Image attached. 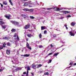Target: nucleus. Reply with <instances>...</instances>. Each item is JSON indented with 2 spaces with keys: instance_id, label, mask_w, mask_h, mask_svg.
I'll return each mask as SVG.
<instances>
[{
  "instance_id": "f3484780",
  "label": "nucleus",
  "mask_w": 76,
  "mask_h": 76,
  "mask_svg": "<svg viewBox=\"0 0 76 76\" xmlns=\"http://www.w3.org/2000/svg\"><path fill=\"white\" fill-rule=\"evenodd\" d=\"M22 17L24 18V19H25V18H26V15H22Z\"/></svg>"
},
{
  "instance_id": "680f3d73",
  "label": "nucleus",
  "mask_w": 76,
  "mask_h": 76,
  "mask_svg": "<svg viewBox=\"0 0 76 76\" xmlns=\"http://www.w3.org/2000/svg\"><path fill=\"white\" fill-rule=\"evenodd\" d=\"M66 29H68V28H67V27H66Z\"/></svg>"
},
{
  "instance_id": "f03ea898",
  "label": "nucleus",
  "mask_w": 76,
  "mask_h": 76,
  "mask_svg": "<svg viewBox=\"0 0 76 76\" xmlns=\"http://www.w3.org/2000/svg\"><path fill=\"white\" fill-rule=\"evenodd\" d=\"M30 26V25L29 24H27L25 26H24V29H28V28H29Z\"/></svg>"
},
{
  "instance_id": "c85d7f7f",
  "label": "nucleus",
  "mask_w": 76,
  "mask_h": 76,
  "mask_svg": "<svg viewBox=\"0 0 76 76\" xmlns=\"http://www.w3.org/2000/svg\"><path fill=\"white\" fill-rule=\"evenodd\" d=\"M27 47L28 48V49H29V50H31V47H29V46H27Z\"/></svg>"
},
{
  "instance_id": "4d7b16f0",
  "label": "nucleus",
  "mask_w": 76,
  "mask_h": 76,
  "mask_svg": "<svg viewBox=\"0 0 76 76\" xmlns=\"http://www.w3.org/2000/svg\"><path fill=\"white\" fill-rule=\"evenodd\" d=\"M15 70L16 71H18V69H17Z\"/></svg>"
},
{
  "instance_id": "f8f14e48",
  "label": "nucleus",
  "mask_w": 76,
  "mask_h": 76,
  "mask_svg": "<svg viewBox=\"0 0 76 76\" xmlns=\"http://www.w3.org/2000/svg\"><path fill=\"white\" fill-rule=\"evenodd\" d=\"M75 24H76V23H75L72 22L71 23V25L72 26H75Z\"/></svg>"
},
{
  "instance_id": "2f4dec72",
  "label": "nucleus",
  "mask_w": 76,
  "mask_h": 76,
  "mask_svg": "<svg viewBox=\"0 0 76 76\" xmlns=\"http://www.w3.org/2000/svg\"><path fill=\"white\" fill-rule=\"evenodd\" d=\"M53 38H56V37H57V36L56 34H54L53 35Z\"/></svg>"
},
{
  "instance_id": "cd10ccee",
  "label": "nucleus",
  "mask_w": 76,
  "mask_h": 76,
  "mask_svg": "<svg viewBox=\"0 0 76 76\" xmlns=\"http://www.w3.org/2000/svg\"><path fill=\"white\" fill-rule=\"evenodd\" d=\"M2 28H4V29H6V26H2Z\"/></svg>"
},
{
  "instance_id": "1a4fd4ad",
  "label": "nucleus",
  "mask_w": 76,
  "mask_h": 76,
  "mask_svg": "<svg viewBox=\"0 0 76 76\" xmlns=\"http://www.w3.org/2000/svg\"><path fill=\"white\" fill-rule=\"evenodd\" d=\"M29 4V3L28 2H26L23 5V6H27L28 5V4Z\"/></svg>"
},
{
  "instance_id": "39448f33",
  "label": "nucleus",
  "mask_w": 76,
  "mask_h": 76,
  "mask_svg": "<svg viewBox=\"0 0 76 76\" xmlns=\"http://www.w3.org/2000/svg\"><path fill=\"white\" fill-rule=\"evenodd\" d=\"M70 12L67 11H64L63 12L64 14H67L68 13H70Z\"/></svg>"
},
{
  "instance_id": "aec40b11",
  "label": "nucleus",
  "mask_w": 76,
  "mask_h": 76,
  "mask_svg": "<svg viewBox=\"0 0 76 76\" xmlns=\"http://www.w3.org/2000/svg\"><path fill=\"white\" fill-rule=\"evenodd\" d=\"M41 66H42V65L40 64L38 65V66H37V68L40 67H41Z\"/></svg>"
},
{
  "instance_id": "13d9d810",
  "label": "nucleus",
  "mask_w": 76,
  "mask_h": 76,
  "mask_svg": "<svg viewBox=\"0 0 76 76\" xmlns=\"http://www.w3.org/2000/svg\"><path fill=\"white\" fill-rule=\"evenodd\" d=\"M0 20H3V19H0Z\"/></svg>"
},
{
  "instance_id": "7ed1b4c3",
  "label": "nucleus",
  "mask_w": 76,
  "mask_h": 76,
  "mask_svg": "<svg viewBox=\"0 0 76 76\" xmlns=\"http://www.w3.org/2000/svg\"><path fill=\"white\" fill-rule=\"evenodd\" d=\"M4 16L6 18L8 19H10V15H5Z\"/></svg>"
},
{
  "instance_id": "052dcab7",
  "label": "nucleus",
  "mask_w": 76,
  "mask_h": 76,
  "mask_svg": "<svg viewBox=\"0 0 76 76\" xmlns=\"http://www.w3.org/2000/svg\"><path fill=\"white\" fill-rule=\"evenodd\" d=\"M26 40L27 41H28V39L27 38L26 39Z\"/></svg>"
},
{
  "instance_id": "0eeeda50",
  "label": "nucleus",
  "mask_w": 76,
  "mask_h": 76,
  "mask_svg": "<svg viewBox=\"0 0 76 76\" xmlns=\"http://www.w3.org/2000/svg\"><path fill=\"white\" fill-rule=\"evenodd\" d=\"M69 34L71 36H75V34L72 33L71 31H69Z\"/></svg>"
},
{
  "instance_id": "b1692460",
  "label": "nucleus",
  "mask_w": 76,
  "mask_h": 76,
  "mask_svg": "<svg viewBox=\"0 0 76 76\" xmlns=\"http://www.w3.org/2000/svg\"><path fill=\"white\" fill-rule=\"evenodd\" d=\"M54 9V8L51 7V8H47V10H50V9Z\"/></svg>"
},
{
  "instance_id": "a19ab883",
  "label": "nucleus",
  "mask_w": 76,
  "mask_h": 76,
  "mask_svg": "<svg viewBox=\"0 0 76 76\" xmlns=\"http://www.w3.org/2000/svg\"><path fill=\"white\" fill-rule=\"evenodd\" d=\"M67 17L68 18H70V17H71V16L70 15H69L67 16Z\"/></svg>"
},
{
  "instance_id": "393cba45",
  "label": "nucleus",
  "mask_w": 76,
  "mask_h": 76,
  "mask_svg": "<svg viewBox=\"0 0 76 76\" xmlns=\"http://www.w3.org/2000/svg\"><path fill=\"white\" fill-rule=\"evenodd\" d=\"M49 73H48V72H45L44 73L45 75H49Z\"/></svg>"
},
{
  "instance_id": "dca6fc26",
  "label": "nucleus",
  "mask_w": 76,
  "mask_h": 76,
  "mask_svg": "<svg viewBox=\"0 0 76 76\" xmlns=\"http://www.w3.org/2000/svg\"><path fill=\"white\" fill-rule=\"evenodd\" d=\"M28 12H33V11H34V10L32 9H28Z\"/></svg>"
},
{
  "instance_id": "a878e982",
  "label": "nucleus",
  "mask_w": 76,
  "mask_h": 76,
  "mask_svg": "<svg viewBox=\"0 0 76 76\" xmlns=\"http://www.w3.org/2000/svg\"><path fill=\"white\" fill-rule=\"evenodd\" d=\"M58 53H55L54 54V55L53 56H57V55H58Z\"/></svg>"
},
{
  "instance_id": "4468645a",
  "label": "nucleus",
  "mask_w": 76,
  "mask_h": 76,
  "mask_svg": "<svg viewBox=\"0 0 76 76\" xmlns=\"http://www.w3.org/2000/svg\"><path fill=\"white\" fill-rule=\"evenodd\" d=\"M23 10H24L25 12H26L28 11V8H25L23 9Z\"/></svg>"
},
{
  "instance_id": "37998d69",
  "label": "nucleus",
  "mask_w": 76,
  "mask_h": 76,
  "mask_svg": "<svg viewBox=\"0 0 76 76\" xmlns=\"http://www.w3.org/2000/svg\"><path fill=\"white\" fill-rule=\"evenodd\" d=\"M31 75H32V76H34V73H33V72H31Z\"/></svg>"
},
{
  "instance_id": "c03bdc74",
  "label": "nucleus",
  "mask_w": 76,
  "mask_h": 76,
  "mask_svg": "<svg viewBox=\"0 0 76 76\" xmlns=\"http://www.w3.org/2000/svg\"><path fill=\"white\" fill-rule=\"evenodd\" d=\"M46 33H47V31H44V33L45 34Z\"/></svg>"
},
{
  "instance_id": "2eb2a0df",
  "label": "nucleus",
  "mask_w": 76,
  "mask_h": 76,
  "mask_svg": "<svg viewBox=\"0 0 76 76\" xmlns=\"http://www.w3.org/2000/svg\"><path fill=\"white\" fill-rule=\"evenodd\" d=\"M11 45V44L9 42H8L7 43V46H9V47Z\"/></svg>"
},
{
  "instance_id": "a211bd4d",
  "label": "nucleus",
  "mask_w": 76,
  "mask_h": 76,
  "mask_svg": "<svg viewBox=\"0 0 76 76\" xmlns=\"http://www.w3.org/2000/svg\"><path fill=\"white\" fill-rule=\"evenodd\" d=\"M9 37H4L3 38V39H9Z\"/></svg>"
},
{
  "instance_id": "f257e3e1",
  "label": "nucleus",
  "mask_w": 76,
  "mask_h": 76,
  "mask_svg": "<svg viewBox=\"0 0 76 76\" xmlns=\"http://www.w3.org/2000/svg\"><path fill=\"white\" fill-rule=\"evenodd\" d=\"M11 22L15 25H19V22H17L15 21H11Z\"/></svg>"
},
{
  "instance_id": "a18cd8bd",
  "label": "nucleus",
  "mask_w": 76,
  "mask_h": 76,
  "mask_svg": "<svg viewBox=\"0 0 76 76\" xmlns=\"http://www.w3.org/2000/svg\"><path fill=\"white\" fill-rule=\"evenodd\" d=\"M69 65H73V64L72 63H70L69 64Z\"/></svg>"
},
{
  "instance_id": "5fc2aeb1",
  "label": "nucleus",
  "mask_w": 76,
  "mask_h": 76,
  "mask_svg": "<svg viewBox=\"0 0 76 76\" xmlns=\"http://www.w3.org/2000/svg\"><path fill=\"white\" fill-rule=\"evenodd\" d=\"M74 66H76V63H75L74 64Z\"/></svg>"
},
{
  "instance_id": "49530a36",
  "label": "nucleus",
  "mask_w": 76,
  "mask_h": 76,
  "mask_svg": "<svg viewBox=\"0 0 76 76\" xmlns=\"http://www.w3.org/2000/svg\"><path fill=\"white\" fill-rule=\"evenodd\" d=\"M15 35L14 36V37H16V36H17V35H16V34H15Z\"/></svg>"
},
{
  "instance_id": "774afa93",
  "label": "nucleus",
  "mask_w": 76,
  "mask_h": 76,
  "mask_svg": "<svg viewBox=\"0 0 76 76\" xmlns=\"http://www.w3.org/2000/svg\"><path fill=\"white\" fill-rule=\"evenodd\" d=\"M29 7H32V6H29Z\"/></svg>"
},
{
  "instance_id": "c756f323",
  "label": "nucleus",
  "mask_w": 76,
  "mask_h": 76,
  "mask_svg": "<svg viewBox=\"0 0 76 76\" xmlns=\"http://www.w3.org/2000/svg\"><path fill=\"white\" fill-rule=\"evenodd\" d=\"M6 43H4L3 44V47L5 48L6 47Z\"/></svg>"
},
{
  "instance_id": "9b49d317",
  "label": "nucleus",
  "mask_w": 76,
  "mask_h": 76,
  "mask_svg": "<svg viewBox=\"0 0 76 76\" xmlns=\"http://www.w3.org/2000/svg\"><path fill=\"white\" fill-rule=\"evenodd\" d=\"M32 67L34 69H37V66L35 65H33L32 66Z\"/></svg>"
},
{
  "instance_id": "9d476101",
  "label": "nucleus",
  "mask_w": 76,
  "mask_h": 76,
  "mask_svg": "<svg viewBox=\"0 0 76 76\" xmlns=\"http://www.w3.org/2000/svg\"><path fill=\"white\" fill-rule=\"evenodd\" d=\"M3 4L4 5H7V1H4L3 2Z\"/></svg>"
},
{
  "instance_id": "6e6d98bb",
  "label": "nucleus",
  "mask_w": 76,
  "mask_h": 76,
  "mask_svg": "<svg viewBox=\"0 0 76 76\" xmlns=\"http://www.w3.org/2000/svg\"><path fill=\"white\" fill-rule=\"evenodd\" d=\"M28 73H29V71H28V70H27V73L28 74Z\"/></svg>"
},
{
  "instance_id": "de8ad7c7",
  "label": "nucleus",
  "mask_w": 76,
  "mask_h": 76,
  "mask_svg": "<svg viewBox=\"0 0 76 76\" xmlns=\"http://www.w3.org/2000/svg\"><path fill=\"white\" fill-rule=\"evenodd\" d=\"M26 72H24L23 73V74H24V75H25V74H26Z\"/></svg>"
},
{
  "instance_id": "ddd939ff",
  "label": "nucleus",
  "mask_w": 76,
  "mask_h": 76,
  "mask_svg": "<svg viewBox=\"0 0 76 76\" xmlns=\"http://www.w3.org/2000/svg\"><path fill=\"white\" fill-rule=\"evenodd\" d=\"M45 26H42L41 27V30H44V29H45Z\"/></svg>"
},
{
  "instance_id": "0e129e2a",
  "label": "nucleus",
  "mask_w": 76,
  "mask_h": 76,
  "mask_svg": "<svg viewBox=\"0 0 76 76\" xmlns=\"http://www.w3.org/2000/svg\"><path fill=\"white\" fill-rule=\"evenodd\" d=\"M13 67H16V66H13Z\"/></svg>"
},
{
  "instance_id": "e2e57ef3",
  "label": "nucleus",
  "mask_w": 76,
  "mask_h": 76,
  "mask_svg": "<svg viewBox=\"0 0 76 76\" xmlns=\"http://www.w3.org/2000/svg\"><path fill=\"white\" fill-rule=\"evenodd\" d=\"M21 56H24V55H21Z\"/></svg>"
},
{
  "instance_id": "4c0bfd02",
  "label": "nucleus",
  "mask_w": 76,
  "mask_h": 76,
  "mask_svg": "<svg viewBox=\"0 0 76 76\" xmlns=\"http://www.w3.org/2000/svg\"><path fill=\"white\" fill-rule=\"evenodd\" d=\"M51 61H52V60H50L48 62L50 63L51 62Z\"/></svg>"
},
{
  "instance_id": "423d86ee",
  "label": "nucleus",
  "mask_w": 76,
  "mask_h": 76,
  "mask_svg": "<svg viewBox=\"0 0 76 76\" xmlns=\"http://www.w3.org/2000/svg\"><path fill=\"white\" fill-rule=\"evenodd\" d=\"M27 36L28 37H29V38H31V37H32V35H31V34H28L27 35Z\"/></svg>"
},
{
  "instance_id": "412c9836",
  "label": "nucleus",
  "mask_w": 76,
  "mask_h": 76,
  "mask_svg": "<svg viewBox=\"0 0 76 76\" xmlns=\"http://www.w3.org/2000/svg\"><path fill=\"white\" fill-rule=\"evenodd\" d=\"M39 37L40 38H41L42 37V34H41V33H40L39 35Z\"/></svg>"
},
{
  "instance_id": "473e14b6",
  "label": "nucleus",
  "mask_w": 76,
  "mask_h": 76,
  "mask_svg": "<svg viewBox=\"0 0 76 76\" xmlns=\"http://www.w3.org/2000/svg\"><path fill=\"white\" fill-rule=\"evenodd\" d=\"M28 1V0H21V2H23V1Z\"/></svg>"
},
{
  "instance_id": "6ab92c4d",
  "label": "nucleus",
  "mask_w": 76,
  "mask_h": 76,
  "mask_svg": "<svg viewBox=\"0 0 76 76\" xmlns=\"http://www.w3.org/2000/svg\"><path fill=\"white\" fill-rule=\"evenodd\" d=\"M29 55L26 54L24 55V57H29Z\"/></svg>"
},
{
  "instance_id": "09e8293b",
  "label": "nucleus",
  "mask_w": 76,
  "mask_h": 76,
  "mask_svg": "<svg viewBox=\"0 0 76 76\" xmlns=\"http://www.w3.org/2000/svg\"><path fill=\"white\" fill-rule=\"evenodd\" d=\"M2 72V69L0 68V72Z\"/></svg>"
},
{
  "instance_id": "69168bd1",
  "label": "nucleus",
  "mask_w": 76,
  "mask_h": 76,
  "mask_svg": "<svg viewBox=\"0 0 76 76\" xmlns=\"http://www.w3.org/2000/svg\"><path fill=\"white\" fill-rule=\"evenodd\" d=\"M75 34H76V31L75 32Z\"/></svg>"
},
{
  "instance_id": "5701e85b",
  "label": "nucleus",
  "mask_w": 76,
  "mask_h": 76,
  "mask_svg": "<svg viewBox=\"0 0 76 76\" xmlns=\"http://www.w3.org/2000/svg\"><path fill=\"white\" fill-rule=\"evenodd\" d=\"M60 8H56V11H60Z\"/></svg>"
},
{
  "instance_id": "58836bf2",
  "label": "nucleus",
  "mask_w": 76,
  "mask_h": 76,
  "mask_svg": "<svg viewBox=\"0 0 76 76\" xmlns=\"http://www.w3.org/2000/svg\"><path fill=\"white\" fill-rule=\"evenodd\" d=\"M10 4L11 5H12V6H13V3H12V2H10Z\"/></svg>"
},
{
  "instance_id": "864d4df0",
  "label": "nucleus",
  "mask_w": 76,
  "mask_h": 76,
  "mask_svg": "<svg viewBox=\"0 0 76 76\" xmlns=\"http://www.w3.org/2000/svg\"><path fill=\"white\" fill-rule=\"evenodd\" d=\"M64 26H65V27H66V28L67 27V24L65 25Z\"/></svg>"
},
{
  "instance_id": "3c124183",
  "label": "nucleus",
  "mask_w": 76,
  "mask_h": 76,
  "mask_svg": "<svg viewBox=\"0 0 76 76\" xmlns=\"http://www.w3.org/2000/svg\"><path fill=\"white\" fill-rule=\"evenodd\" d=\"M64 46V45H62L61 46H60V47H59V48H61V47H63Z\"/></svg>"
},
{
  "instance_id": "8fccbe9b",
  "label": "nucleus",
  "mask_w": 76,
  "mask_h": 76,
  "mask_svg": "<svg viewBox=\"0 0 76 76\" xmlns=\"http://www.w3.org/2000/svg\"><path fill=\"white\" fill-rule=\"evenodd\" d=\"M9 0V2L10 3V2H12V0Z\"/></svg>"
},
{
  "instance_id": "20e7f679",
  "label": "nucleus",
  "mask_w": 76,
  "mask_h": 76,
  "mask_svg": "<svg viewBox=\"0 0 76 76\" xmlns=\"http://www.w3.org/2000/svg\"><path fill=\"white\" fill-rule=\"evenodd\" d=\"M10 53V50H9L7 49L6 50V54H7V55H9Z\"/></svg>"
},
{
  "instance_id": "bb28decb",
  "label": "nucleus",
  "mask_w": 76,
  "mask_h": 76,
  "mask_svg": "<svg viewBox=\"0 0 76 76\" xmlns=\"http://www.w3.org/2000/svg\"><path fill=\"white\" fill-rule=\"evenodd\" d=\"M30 19H34V17L32 16H30Z\"/></svg>"
},
{
  "instance_id": "6e6552de",
  "label": "nucleus",
  "mask_w": 76,
  "mask_h": 76,
  "mask_svg": "<svg viewBox=\"0 0 76 76\" xmlns=\"http://www.w3.org/2000/svg\"><path fill=\"white\" fill-rule=\"evenodd\" d=\"M4 24H5V23H4V22L2 21H0V25H4Z\"/></svg>"
},
{
  "instance_id": "bf43d9fd",
  "label": "nucleus",
  "mask_w": 76,
  "mask_h": 76,
  "mask_svg": "<svg viewBox=\"0 0 76 76\" xmlns=\"http://www.w3.org/2000/svg\"><path fill=\"white\" fill-rule=\"evenodd\" d=\"M28 75V74L27 73V74L26 75V76H27Z\"/></svg>"
},
{
  "instance_id": "f704fd0d",
  "label": "nucleus",
  "mask_w": 76,
  "mask_h": 76,
  "mask_svg": "<svg viewBox=\"0 0 76 76\" xmlns=\"http://www.w3.org/2000/svg\"><path fill=\"white\" fill-rule=\"evenodd\" d=\"M39 48H42V47H43V46L42 45L39 46Z\"/></svg>"
},
{
  "instance_id": "e433bc0d",
  "label": "nucleus",
  "mask_w": 76,
  "mask_h": 76,
  "mask_svg": "<svg viewBox=\"0 0 76 76\" xmlns=\"http://www.w3.org/2000/svg\"><path fill=\"white\" fill-rule=\"evenodd\" d=\"M2 49H3V47H2L0 46V50H2Z\"/></svg>"
},
{
  "instance_id": "4be33fe9",
  "label": "nucleus",
  "mask_w": 76,
  "mask_h": 76,
  "mask_svg": "<svg viewBox=\"0 0 76 76\" xmlns=\"http://www.w3.org/2000/svg\"><path fill=\"white\" fill-rule=\"evenodd\" d=\"M12 32H15L16 31V30L14 28L12 29L11 30Z\"/></svg>"
},
{
  "instance_id": "79ce46f5",
  "label": "nucleus",
  "mask_w": 76,
  "mask_h": 76,
  "mask_svg": "<svg viewBox=\"0 0 76 76\" xmlns=\"http://www.w3.org/2000/svg\"><path fill=\"white\" fill-rule=\"evenodd\" d=\"M26 46H27V47H28V46H29V44H28V42L27 43Z\"/></svg>"
},
{
  "instance_id": "338daca9",
  "label": "nucleus",
  "mask_w": 76,
  "mask_h": 76,
  "mask_svg": "<svg viewBox=\"0 0 76 76\" xmlns=\"http://www.w3.org/2000/svg\"><path fill=\"white\" fill-rule=\"evenodd\" d=\"M47 13H48V11H47Z\"/></svg>"
},
{
  "instance_id": "c9c22d12",
  "label": "nucleus",
  "mask_w": 76,
  "mask_h": 76,
  "mask_svg": "<svg viewBox=\"0 0 76 76\" xmlns=\"http://www.w3.org/2000/svg\"><path fill=\"white\" fill-rule=\"evenodd\" d=\"M51 54H53V53H49L48 55V56H51Z\"/></svg>"
},
{
  "instance_id": "72a5a7b5",
  "label": "nucleus",
  "mask_w": 76,
  "mask_h": 76,
  "mask_svg": "<svg viewBox=\"0 0 76 76\" xmlns=\"http://www.w3.org/2000/svg\"><path fill=\"white\" fill-rule=\"evenodd\" d=\"M27 70H31V69H30V68L29 67H27Z\"/></svg>"
},
{
  "instance_id": "7c9ffc66",
  "label": "nucleus",
  "mask_w": 76,
  "mask_h": 76,
  "mask_svg": "<svg viewBox=\"0 0 76 76\" xmlns=\"http://www.w3.org/2000/svg\"><path fill=\"white\" fill-rule=\"evenodd\" d=\"M50 46L51 47H55V45H53L52 44L50 45Z\"/></svg>"
},
{
  "instance_id": "ea45409f",
  "label": "nucleus",
  "mask_w": 76,
  "mask_h": 76,
  "mask_svg": "<svg viewBox=\"0 0 76 76\" xmlns=\"http://www.w3.org/2000/svg\"><path fill=\"white\" fill-rule=\"evenodd\" d=\"M0 4L1 5V7H2V8H3V5L2 4H1V3H0Z\"/></svg>"
},
{
  "instance_id": "603ef678",
  "label": "nucleus",
  "mask_w": 76,
  "mask_h": 76,
  "mask_svg": "<svg viewBox=\"0 0 76 76\" xmlns=\"http://www.w3.org/2000/svg\"><path fill=\"white\" fill-rule=\"evenodd\" d=\"M17 39H18V40H19V37L18 36H17Z\"/></svg>"
}]
</instances>
